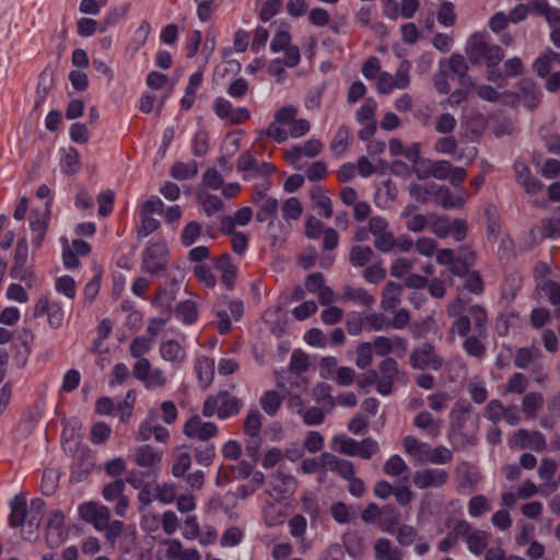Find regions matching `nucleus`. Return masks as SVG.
Here are the masks:
<instances>
[{
	"label": "nucleus",
	"instance_id": "obj_9",
	"mask_svg": "<svg viewBox=\"0 0 560 560\" xmlns=\"http://www.w3.org/2000/svg\"><path fill=\"white\" fill-rule=\"evenodd\" d=\"M79 515L84 522L92 524L98 532H103L107 527L110 518V512L107 506L92 501L79 506Z\"/></svg>",
	"mask_w": 560,
	"mask_h": 560
},
{
	"label": "nucleus",
	"instance_id": "obj_54",
	"mask_svg": "<svg viewBox=\"0 0 560 560\" xmlns=\"http://www.w3.org/2000/svg\"><path fill=\"white\" fill-rule=\"evenodd\" d=\"M373 348L371 342H362L357 348L355 364L359 369H365L372 363Z\"/></svg>",
	"mask_w": 560,
	"mask_h": 560
},
{
	"label": "nucleus",
	"instance_id": "obj_24",
	"mask_svg": "<svg viewBox=\"0 0 560 560\" xmlns=\"http://www.w3.org/2000/svg\"><path fill=\"white\" fill-rule=\"evenodd\" d=\"M161 459L162 453L154 451V448L149 444L140 446L135 456L137 465L147 468L156 466Z\"/></svg>",
	"mask_w": 560,
	"mask_h": 560
},
{
	"label": "nucleus",
	"instance_id": "obj_12",
	"mask_svg": "<svg viewBox=\"0 0 560 560\" xmlns=\"http://www.w3.org/2000/svg\"><path fill=\"white\" fill-rule=\"evenodd\" d=\"M254 205L257 207L256 220L258 222L269 220L267 232L273 238L271 245L275 246L277 242H280L275 233V218L278 212L279 202L276 198H268L259 202H254Z\"/></svg>",
	"mask_w": 560,
	"mask_h": 560
},
{
	"label": "nucleus",
	"instance_id": "obj_22",
	"mask_svg": "<svg viewBox=\"0 0 560 560\" xmlns=\"http://www.w3.org/2000/svg\"><path fill=\"white\" fill-rule=\"evenodd\" d=\"M402 285L396 282H388L383 291V299L381 302L384 311H393L401 300Z\"/></svg>",
	"mask_w": 560,
	"mask_h": 560
},
{
	"label": "nucleus",
	"instance_id": "obj_23",
	"mask_svg": "<svg viewBox=\"0 0 560 560\" xmlns=\"http://www.w3.org/2000/svg\"><path fill=\"white\" fill-rule=\"evenodd\" d=\"M380 524L383 532L390 535L395 534V530L399 525L400 515L395 505L388 504L382 509L380 517Z\"/></svg>",
	"mask_w": 560,
	"mask_h": 560
},
{
	"label": "nucleus",
	"instance_id": "obj_64",
	"mask_svg": "<svg viewBox=\"0 0 560 560\" xmlns=\"http://www.w3.org/2000/svg\"><path fill=\"white\" fill-rule=\"evenodd\" d=\"M542 235L549 238L560 237V218L544 219L541 221Z\"/></svg>",
	"mask_w": 560,
	"mask_h": 560
},
{
	"label": "nucleus",
	"instance_id": "obj_43",
	"mask_svg": "<svg viewBox=\"0 0 560 560\" xmlns=\"http://www.w3.org/2000/svg\"><path fill=\"white\" fill-rule=\"evenodd\" d=\"M394 535L401 547H409L416 541L418 530L411 525L404 524L396 528Z\"/></svg>",
	"mask_w": 560,
	"mask_h": 560
},
{
	"label": "nucleus",
	"instance_id": "obj_30",
	"mask_svg": "<svg viewBox=\"0 0 560 560\" xmlns=\"http://www.w3.org/2000/svg\"><path fill=\"white\" fill-rule=\"evenodd\" d=\"M456 291H457V299H455L447 306V314L451 317H456V316L462 315L466 305L470 301V298L468 296V293H470V292L464 288V282H462V284L456 285Z\"/></svg>",
	"mask_w": 560,
	"mask_h": 560
},
{
	"label": "nucleus",
	"instance_id": "obj_3",
	"mask_svg": "<svg viewBox=\"0 0 560 560\" xmlns=\"http://www.w3.org/2000/svg\"><path fill=\"white\" fill-rule=\"evenodd\" d=\"M466 54L472 67H486V75L490 79V43L487 36L480 33L472 34L466 44Z\"/></svg>",
	"mask_w": 560,
	"mask_h": 560
},
{
	"label": "nucleus",
	"instance_id": "obj_18",
	"mask_svg": "<svg viewBox=\"0 0 560 560\" xmlns=\"http://www.w3.org/2000/svg\"><path fill=\"white\" fill-rule=\"evenodd\" d=\"M374 555L376 560H402L404 551L398 547H393L387 538H378L374 544Z\"/></svg>",
	"mask_w": 560,
	"mask_h": 560
},
{
	"label": "nucleus",
	"instance_id": "obj_11",
	"mask_svg": "<svg viewBox=\"0 0 560 560\" xmlns=\"http://www.w3.org/2000/svg\"><path fill=\"white\" fill-rule=\"evenodd\" d=\"M296 488L295 478L282 470H277L268 481V493L276 500L281 501L285 497L292 494Z\"/></svg>",
	"mask_w": 560,
	"mask_h": 560
},
{
	"label": "nucleus",
	"instance_id": "obj_37",
	"mask_svg": "<svg viewBox=\"0 0 560 560\" xmlns=\"http://www.w3.org/2000/svg\"><path fill=\"white\" fill-rule=\"evenodd\" d=\"M373 256V250L369 246H353L349 255V261L354 267L365 266Z\"/></svg>",
	"mask_w": 560,
	"mask_h": 560
},
{
	"label": "nucleus",
	"instance_id": "obj_47",
	"mask_svg": "<svg viewBox=\"0 0 560 560\" xmlns=\"http://www.w3.org/2000/svg\"><path fill=\"white\" fill-rule=\"evenodd\" d=\"M285 382L289 383L288 390H294L300 393L306 390V378L302 375L298 377L291 374V376H288L287 378L284 375H279L277 378V386L280 388H284Z\"/></svg>",
	"mask_w": 560,
	"mask_h": 560
},
{
	"label": "nucleus",
	"instance_id": "obj_51",
	"mask_svg": "<svg viewBox=\"0 0 560 560\" xmlns=\"http://www.w3.org/2000/svg\"><path fill=\"white\" fill-rule=\"evenodd\" d=\"M438 21L441 25L450 27L454 25L456 21V14L454 12V4L451 1H444L438 12Z\"/></svg>",
	"mask_w": 560,
	"mask_h": 560
},
{
	"label": "nucleus",
	"instance_id": "obj_28",
	"mask_svg": "<svg viewBox=\"0 0 560 560\" xmlns=\"http://www.w3.org/2000/svg\"><path fill=\"white\" fill-rule=\"evenodd\" d=\"M282 400L283 397L276 390H267L261 395L259 404L268 416L275 417L282 405Z\"/></svg>",
	"mask_w": 560,
	"mask_h": 560
},
{
	"label": "nucleus",
	"instance_id": "obj_31",
	"mask_svg": "<svg viewBox=\"0 0 560 560\" xmlns=\"http://www.w3.org/2000/svg\"><path fill=\"white\" fill-rule=\"evenodd\" d=\"M161 357L170 362H182L185 357V351L180 345L175 340H167L160 346Z\"/></svg>",
	"mask_w": 560,
	"mask_h": 560
},
{
	"label": "nucleus",
	"instance_id": "obj_38",
	"mask_svg": "<svg viewBox=\"0 0 560 560\" xmlns=\"http://www.w3.org/2000/svg\"><path fill=\"white\" fill-rule=\"evenodd\" d=\"M290 374L300 376L308 370V355L300 350H294L291 354Z\"/></svg>",
	"mask_w": 560,
	"mask_h": 560
},
{
	"label": "nucleus",
	"instance_id": "obj_44",
	"mask_svg": "<svg viewBox=\"0 0 560 560\" xmlns=\"http://www.w3.org/2000/svg\"><path fill=\"white\" fill-rule=\"evenodd\" d=\"M80 165V155L77 149L70 148L63 155L61 160V167L62 171L68 174L72 175L75 174L79 170Z\"/></svg>",
	"mask_w": 560,
	"mask_h": 560
},
{
	"label": "nucleus",
	"instance_id": "obj_59",
	"mask_svg": "<svg viewBox=\"0 0 560 560\" xmlns=\"http://www.w3.org/2000/svg\"><path fill=\"white\" fill-rule=\"evenodd\" d=\"M114 199L115 195L114 191L110 189H106L97 196L98 214L101 217H107L112 212Z\"/></svg>",
	"mask_w": 560,
	"mask_h": 560
},
{
	"label": "nucleus",
	"instance_id": "obj_52",
	"mask_svg": "<svg viewBox=\"0 0 560 560\" xmlns=\"http://www.w3.org/2000/svg\"><path fill=\"white\" fill-rule=\"evenodd\" d=\"M384 471L386 475L396 477L408 471V466L399 455H393L386 460Z\"/></svg>",
	"mask_w": 560,
	"mask_h": 560
},
{
	"label": "nucleus",
	"instance_id": "obj_33",
	"mask_svg": "<svg viewBox=\"0 0 560 560\" xmlns=\"http://www.w3.org/2000/svg\"><path fill=\"white\" fill-rule=\"evenodd\" d=\"M438 186L439 185L434 183H431L425 186L413 183L409 185L408 191L410 196L413 197L418 202L427 203L429 201L430 196H435Z\"/></svg>",
	"mask_w": 560,
	"mask_h": 560
},
{
	"label": "nucleus",
	"instance_id": "obj_17",
	"mask_svg": "<svg viewBox=\"0 0 560 560\" xmlns=\"http://www.w3.org/2000/svg\"><path fill=\"white\" fill-rule=\"evenodd\" d=\"M10 514H9V526L12 528H18L23 526L26 522L27 514V504L26 498L23 494H15L9 503Z\"/></svg>",
	"mask_w": 560,
	"mask_h": 560
},
{
	"label": "nucleus",
	"instance_id": "obj_55",
	"mask_svg": "<svg viewBox=\"0 0 560 560\" xmlns=\"http://www.w3.org/2000/svg\"><path fill=\"white\" fill-rule=\"evenodd\" d=\"M168 250L164 243H152L142 253V260L167 259Z\"/></svg>",
	"mask_w": 560,
	"mask_h": 560
},
{
	"label": "nucleus",
	"instance_id": "obj_13",
	"mask_svg": "<svg viewBox=\"0 0 560 560\" xmlns=\"http://www.w3.org/2000/svg\"><path fill=\"white\" fill-rule=\"evenodd\" d=\"M183 432L188 438L208 441L215 436L218 428L213 422H205L198 415H195L186 421Z\"/></svg>",
	"mask_w": 560,
	"mask_h": 560
},
{
	"label": "nucleus",
	"instance_id": "obj_19",
	"mask_svg": "<svg viewBox=\"0 0 560 560\" xmlns=\"http://www.w3.org/2000/svg\"><path fill=\"white\" fill-rule=\"evenodd\" d=\"M434 200L445 210L459 209L465 203V198L462 195H453L445 186H438Z\"/></svg>",
	"mask_w": 560,
	"mask_h": 560
},
{
	"label": "nucleus",
	"instance_id": "obj_58",
	"mask_svg": "<svg viewBox=\"0 0 560 560\" xmlns=\"http://www.w3.org/2000/svg\"><path fill=\"white\" fill-rule=\"evenodd\" d=\"M124 490H125V481L121 479H116L113 482L104 486L102 494L106 501L110 502V501H115L116 499L121 497Z\"/></svg>",
	"mask_w": 560,
	"mask_h": 560
},
{
	"label": "nucleus",
	"instance_id": "obj_34",
	"mask_svg": "<svg viewBox=\"0 0 560 560\" xmlns=\"http://www.w3.org/2000/svg\"><path fill=\"white\" fill-rule=\"evenodd\" d=\"M332 446L338 452L348 455L357 456L359 442L345 434L336 435L332 440Z\"/></svg>",
	"mask_w": 560,
	"mask_h": 560
},
{
	"label": "nucleus",
	"instance_id": "obj_32",
	"mask_svg": "<svg viewBox=\"0 0 560 560\" xmlns=\"http://www.w3.org/2000/svg\"><path fill=\"white\" fill-rule=\"evenodd\" d=\"M213 369H214L213 360H211L207 357H201V358L197 359L196 364H195V370L198 374L199 382L202 385L208 386L211 383V381L213 378Z\"/></svg>",
	"mask_w": 560,
	"mask_h": 560
},
{
	"label": "nucleus",
	"instance_id": "obj_27",
	"mask_svg": "<svg viewBox=\"0 0 560 560\" xmlns=\"http://www.w3.org/2000/svg\"><path fill=\"white\" fill-rule=\"evenodd\" d=\"M544 405V397L538 392L527 393L523 397L522 409L526 419H535L538 410Z\"/></svg>",
	"mask_w": 560,
	"mask_h": 560
},
{
	"label": "nucleus",
	"instance_id": "obj_35",
	"mask_svg": "<svg viewBox=\"0 0 560 560\" xmlns=\"http://www.w3.org/2000/svg\"><path fill=\"white\" fill-rule=\"evenodd\" d=\"M260 431L261 415L257 409H252L244 421V432L252 439H258Z\"/></svg>",
	"mask_w": 560,
	"mask_h": 560
},
{
	"label": "nucleus",
	"instance_id": "obj_20",
	"mask_svg": "<svg viewBox=\"0 0 560 560\" xmlns=\"http://www.w3.org/2000/svg\"><path fill=\"white\" fill-rule=\"evenodd\" d=\"M514 131V122L510 115L492 107V135L502 137Z\"/></svg>",
	"mask_w": 560,
	"mask_h": 560
},
{
	"label": "nucleus",
	"instance_id": "obj_29",
	"mask_svg": "<svg viewBox=\"0 0 560 560\" xmlns=\"http://www.w3.org/2000/svg\"><path fill=\"white\" fill-rule=\"evenodd\" d=\"M198 174V164L196 161L188 163L175 162L171 168V176L176 180H186L194 178Z\"/></svg>",
	"mask_w": 560,
	"mask_h": 560
},
{
	"label": "nucleus",
	"instance_id": "obj_39",
	"mask_svg": "<svg viewBox=\"0 0 560 560\" xmlns=\"http://www.w3.org/2000/svg\"><path fill=\"white\" fill-rule=\"evenodd\" d=\"M198 201L202 205L203 211L208 217L213 215L223 208L221 198L208 192H198Z\"/></svg>",
	"mask_w": 560,
	"mask_h": 560
},
{
	"label": "nucleus",
	"instance_id": "obj_4",
	"mask_svg": "<svg viewBox=\"0 0 560 560\" xmlns=\"http://www.w3.org/2000/svg\"><path fill=\"white\" fill-rule=\"evenodd\" d=\"M541 90L533 79H523L520 82V89L517 93L511 92L506 95L505 102L512 106L520 103L529 110L538 107L541 102Z\"/></svg>",
	"mask_w": 560,
	"mask_h": 560
},
{
	"label": "nucleus",
	"instance_id": "obj_36",
	"mask_svg": "<svg viewBox=\"0 0 560 560\" xmlns=\"http://www.w3.org/2000/svg\"><path fill=\"white\" fill-rule=\"evenodd\" d=\"M257 166L256 158L246 151L238 156L237 171L244 173L243 179L249 180L254 178V170Z\"/></svg>",
	"mask_w": 560,
	"mask_h": 560
},
{
	"label": "nucleus",
	"instance_id": "obj_14",
	"mask_svg": "<svg viewBox=\"0 0 560 560\" xmlns=\"http://www.w3.org/2000/svg\"><path fill=\"white\" fill-rule=\"evenodd\" d=\"M448 479V474L440 468H425L413 474V485L419 489L438 488Z\"/></svg>",
	"mask_w": 560,
	"mask_h": 560
},
{
	"label": "nucleus",
	"instance_id": "obj_60",
	"mask_svg": "<svg viewBox=\"0 0 560 560\" xmlns=\"http://www.w3.org/2000/svg\"><path fill=\"white\" fill-rule=\"evenodd\" d=\"M452 458V451L443 445H439L431 450L430 456L428 457V462L435 465H443L450 463Z\"/></svg>",
	"mask_w": 560,
	"mask_h": 560
},
{
	"label": "nucleus",
	"instance_id": "obj_21",
	"mask_svg": "<svg viewBox=\"0 0 560 560\" xmlns=\"http://www.w3.org/2000/svg\"><path fill=\"white\" fill-rule=\"evenodd\" d=\"M174 315L184 325H192L198 318L197 304L192 300L182 301L175 306Z\"/></svg>",
	"mask_w": 560,
	"mask_h": 560
},
{
	"label": "nucleus",
	"instance_id": "obj_50",
	"mask_svg": "<svg viewBox=\"0 0 560 560\" xmlns=\"http://www.w3.org/2000/svg\"><path fill=\"white\" fill-rule=\"evenodd\" d=\"M194 273L196 278L207 288H213L217 283V278L209 265H197L194 268Z\"/></svg>",
	"mask_w": 560,
	"mask_h": 560
},
{
	"label": "nucleus",
	"instance_id": "obj_62",
	"mask_svg": "<svg viewBox=\"0 0 560 560\" xmlns=\"http://www.w3.org/2000/svg\"><path fill=\"white\" fill-rule=\"evenodd\" d=\"M489 508L488 499L485 495H475L468 503V513L471 517H478Z\"/></svg>",
	"mask_w": 560,
	"mask_h": 560
},
{
	"label": "nucleus",
	"instance_id": "obj_25",
	"mask_svg": "<svg viewBox=\"0 0 560 560\" xmlns=\"http://www.w3.org/2000/svg\"><path fill=\"white\" fill-rule=\"evenodd\" d=\"M301 60L300 49L296 46H289L284 49L283 59L276 58L271 61L270 70L275 73L282 72L281 65H284L289 68H294L299 65Z\"/></svg>",
	"mask_w": 560,
	"mask_h": 560
},
{
	"label": "nucleus",
	"instance_id": "obj_45",
	"mask_svg": "<svg viewBox=\"0 0 560 560\" xmlns=\"http://www.w3.org/2000/svg\"><path fill=\"white\" fill-rule=\"evenodd\" d=\"M553 58L550 56V50L537 57L533 62V70L539 78H547L550 74Z\"/></svg>",
	"mask_w": 560,
	"mask_h": 560
},
{
	"label": "nucleus",
	"instance_id": "obj_61",
	"mask_svg": "<svg viewBox=\"0 0 560 560\" xmlns=\"http://www.w3.org/2000/svg\"><path fill=\"white\" fill-rule=\"evenodd\" d=\"M371 343L375 353L380 357H386L394 351V341L389 337L377 336Z\"/></svg>",
	"mask_w": 560,
	"mask_h": 560
},
{
	"label": "nucleus",
	"instance_id": "obj_48",
	"mask_svg": "<svg viewBox=\"0 0 560 560\" xmlns=\"http://www.w3.org/2000/svg\"><path fill=\"white\" fill-rule=\"evenodd\" d=\"M413 424L419 429L428 430L432 438L439 434V428L433 424V417L429 411L419 412L413 420Z\"/></svg>",
	"mask_w": 560,
	"mask_h": 560
},
{
	"label": "nucleus",
	"instance_id": "obj_2",
	"mask_svg": "<svg viewBox=\"0 0 560 560\" xmlns=\"http://www.w3.org/2000/svg\"><path fill=\"white\" fill-rule=\"evenodd\" d=\"M242 404L235 396L231 395L228 390H222L215 396L208 397L203 402L202 415L205 417H217L224 420L238 413Z\"/></svg>",
	"mask_w": 560,
	"mask_h": 560
},
{
	"label": "nucleus",
	"instance_id": "obj_41",
	"mask_svg": "<svg viewBox=\"0 0 560 560\" xmlns=\"http://www.w3.org/2000/svg\"><path fill=\"white\" fill-rule=\"evenodd\" d=\"M311 198L315 202V206L323 210V215L325 218H330L332 215L331 200L324 194L322 187H315L311 192Z\"/></svg>",
	"mask_w": 560,
	"mask_h": 560
},
{
	"label": "nucleus",
	"instance_id": "obj_8",
	"mask_svg": "<svg viewBox=\"0 0 560 560\" xmlns=\"http://www.w3.org/2000/svg\"><path fill=\"white\" fill-rule=\"evenodd\" d=\"M68 537L65 528V515L61 511H51L48 516L46 529V545L49 549L58 548Z\"/></svg>",
	"mask_w": 560,
	"mask_h": 560
},
{
	"label": "nucleus",
	"instance_id": "obj_42",
	"mask_svg": "<svg viewBox=\"0 0 560 560\" xmlns=\"http://www.w3.org/2000/svg\"><path fill=\"white\" fill-rule=\"evenodd\" d=\"M201 224L197 221L188 222L182 231L180 242L184 246H191L201 235Z\"/></svg>",
	"mask_w": 560,
	"mask_h": 560
},
{
	"label": "nucleus",
	"instance_id": "obj_26",
	"mask_svg": "<svg viewBox=\"0 0 560 560\" xmlns=\"http://www.w3.org/2000/svg\"><path fill=\"white\" fill-rule=\"evenodd\" d=\"M351 131L350 128L347 125H341L336 135L332 138V141L330 143V151L336 156H341L347 151L349 147Z\"/></svg>",
	"mask_w": 560,
	"mask_h": 560
},
{
	"label": "nucleus",
	"instance_id": "obj_57",
	"mask_svg": "<svg viewBox=\"0 0 560 560\" xmlns=\"http://www.w3.org/2000/svg\"><path fill=\"white\" fill-rule=\"evenodd\" d=\"M410 68H411V63L408 60L404 59L400 61L399 67L394 77V81H396V89L404 90V89L408 88V85L410 83V78H409Z\"/></svg>",
	"mask_w": 560,
	"mask_h": 560
},
{
	"label": "nucleus",
	"instance_id": "obj_53",
	"mask_svg": "<svg viewBox=\"0 0 560 560\" xmlns=\"http://www.w3.org/2000/svg\"><path fill=\"white\" fill-rule=\"evenodd\" d=\"M55 289L58 293L66 295L69 299L75 296V282L71 276H61L56 280Z\"/></svg>",
	"mask_w": 560,
	"mask_h": 560
},
{
	"label": "nucleus",
	"instance_id": "obj_40",
	"mask_svg": "<svg viewBox=\"0 0 560 560\" xmlns=\"http://www.w3.org/2000/svg\"><path fill=\"white\" fill-rule=\"evenodd\" d=\"M539 349H530L527 347L518 348L514 354V364L516 368L525 370L529 366L535 357H540Z\"/></svg>",
	"mask_w": 560,
	"mask_h": 560
},
{
	"label": "nucleus",
	"instance_id": "obj_56",
	"mask_svg": "<svg viewBox=\"0 0 560 560\" xmlns=\"http://www.w3.org/2000/svg\"><path fill=\"white\" fill-rule=\"evenodd\" d=\"M209 148L208 135L205 130H198L191 143V152L195 156H202L207 153Z\"/></svg>",
	"mask_w": 560,
	"mask_h": 560
},
{
	"label": "nucleus",
	"instance_id": "obj_16",
	"mask_svg": "<svg viewBox=\"0 0 560 560\" xmlns=\"http://www.w3.org/2000/svg\"><path fill=\"white\" fill-rule=\"evenodd\" d=\"M214 268L221 272V281L226 290L231 291L234 288L237 275V268L232 262V256L230 254H223L218 257L214 261Z\"/></svg>",
	"mask_w": 560,
	"mask_h": 560
},
{
	"label": "nucleus",
	"instance_id": "obj_63",
	"mask_svg": "<svg viewBox=\"0 0 560 560\" xmlns=\"http://www.w3.org/2000/svg\"><path fill=\"white\" fill-rule=\"evenodd\" d=\"M191 466V457L188 453H180L172 466V474L174 477H183Z\"/></svg>",
	"mask_w": 560,
	"mask_h": 560
},
{
	"label": "nucleus",
	"instance_id": "obj_46",
	"mask_svg": "<svg viewBox=\"0 0 560 560\" xmlns=\"http://www.w3.org/2000/svg\"><path fill=\"white\" fill-rule=\"evenodd\" d=\"M377 104L373 98H366L365 102L361 105V107L355 113L357 121L361 125L365 122L375 121L374 114L376 110Z\"/></svg>",
	"mask_w": 560,
	"mask_h": 560
},
{
	"label": "nucleus",
	"instance_id": "obj_6",
	"mask_svg": "<svg viewBox=\"0 0 560 560\" xmlns=\"http://www.w3.org/2000/svg\"><path fill=\"white\" fill-rule=\"evenodd\" d=\"M405 375L400 371L398 363L393 358H385L380 364V373L377 378L376 390L382 396H388L393 392L394 382Z\"/></svg>",
	"mask_w": 560,
	"mask_h": 560
},
{
	"label": "nucleus",
	"instance_id": "obj_49",
	"mask_svg": "<svg viewBox=\"0 0 560 560\" xmlns=\"http://www.w3.org/2000/svg\"><path fill=\"white\" fill-rule=\"evenodd\" d=\"M281 210H282L283 219L287 221L296 220L302 214L301 202L295 197L288 198L283 202Z\"/></svg>",
	"mask_w": 560,
	"mask_h": 560
},
{
	"label": "nucleus",
	"instance_id": "obj_15",
	"mask_svg": "<svg viewBox=\"0 0 560 560\" xmlns=\"http://www.w3.org/2000/svg\"><path fill=\"white\" fill-rule=\"evenodd\" d=\"M28 258V243L26 238L19 240L13 258V265L10 270V276L13 279L25 281L31 277V272L25 267Z\"/></svg>",
	"mask_w": 560,
	"mask_h": 560
},
{
	"label": "nucleus",
	"instance_id": "obj_7",
	"mask_svg": "<svg viewBox=\"0 0 560 560\" xmlns=\"http://www.w3.org/2000/svg\"><path fill=\"white\" fill-rule=\"evenodd\" d=\"M455 532L466 541L469 551L475 555H480L488 546L489 536L487 532L472 530L471 525L467 521H459Z\"/></svg>",
	"mask_w": 560,
	"mask_h": 560
},
{
	"label": "nucleus",
	"instance_id": "obj_1",
	"mask_svg": "<svg viewBox=\"0 0 560 560\" xmlns=\"http://www.w3.org/2000/svg\"><path fill=\"white\" fill-rule=\"evenodd\" d=\"M475 261V254L467 247H462L456 255V262L453 267V276L463 280L464 288L472 294H480L483 291V282L478 271L471 270Z\"/></svg>",
	"mask_w": 560,
	"mask_h": 560
},
{
	"label": "nucleus",
	"instance_id": "obj_10",
	"mask_svg": "<svg viewBox=\"0 0 560 560\" xmlns=\"http://www.w3.org/2000/svg\"><path fill=\"white\" fill-rule=\"evenodd\" d=\"M469 61L460 54H453L448 59L441 60L439 68L444 69L451 74V78L457 77L462 86L468 88L474 85V81L468 75Z\"/></svg>",
	"mask_w": 560,
	"mask_h": 560
},
{
	"label": "nucleus",
	"instance_id": "obj_5",
	"mask_svg": "<svg viewBox=\"0 0 560 560\" xmlns=\"http://www.w3.org/2000/svg\"><path fill=\"white\" fill-rule=\"evenodd\" d=\"M409 362L413 370L421 371L427 369L439 371L444 364L443 358L435 353L434 346L431 343L413 349L410 352Z\"/></svg>",
	"mask_w": 560,
	"mask_h": 560
}]
</instances>
